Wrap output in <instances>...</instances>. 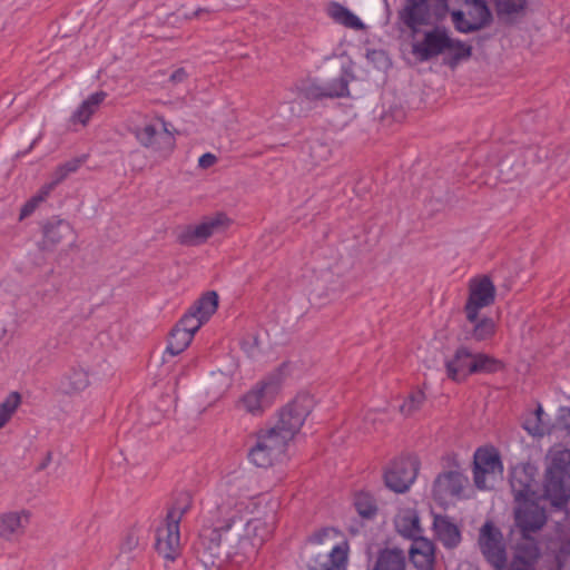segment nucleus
<instances>
[{
    "mask_svg": "<svg viewBox=\"0 0 570 570\" xmlns=\"http://www.w3.org/2000/svg\"><path fill=\"white\" fill-rule=\"evenodd\" d=\"M242 509L232 502L217 505L213 515V525L204 528L194 544L198 559L206 566H215L220 559V543L224 533L235 524L243 523Z\"/></svg>",
    "mask_w": 570,
    "mask_h": 570,
    "instance_id": "nucleus-1",
    "label": "nucleus"
},
{
    "mask_svg": "<svg viewBox=\"0 0 570 570\" xmlns=\"http://www.w3.org/2000/svg\"><path fill=\"white\" fill-rule=\"evenodd\" d=\"M444 366L449 380L464 383L474 374L498 373L504 368V363L490 354L472 352L466 345H460Z\"/></svg>",
    "mask_w": 570,
    "mask_h": 570,
    "instance_id": "nucleus-2",
    "label": "nucleus"
},
{
    "mask_svg": "<svg viewBox=\"0 0 570 570\" xmlns=\"http://www.w3.org/2000/svg\"><path fill=\"white\" fill-rule=\"evenodd\" d=\"M544 494L556 507H561L570 498V449L552 446L547 454Z\"/></svg>",
    "mask_w": 570,
    "mask_h": 570,
    "instance_id": "nucleus-3",
    "label": "nucleus"
},
{
    "mask_svg": "<svg viewBox=\"0 0 570 570\" xmlns=\"http://www.w3.org/2000/svg\"><path fill=\"white\" fill-rule=\"evenodd\" d=\"M255 444L248 450V460L258 468L272 466L287 450L288 436L275 426L259 429L254 433Z\"/></svg>",
    "mask_w": 570,
    "mask_h": 570,
    "instance_id": "nucleus-4",
    "label": "nucleus"
},
{
    "mask_svg": "<svg viewBox=\"0 0 570 570\" xmlns=\"http://www.w3.org/2000/svg\"><path fill=\"white\" fill-rule=\"evenodd\" d=\"M315 406V401L308 393H298L291 402L278 412L277 423L274 425L285 436L294 439L301 431L305 420Z\"/></svg>",
    "mask_w": 570,
    "mask_h": 570,
    "instance_id": "nucleus-5",
    "label": "nucleus"
},
{
    "mask_svg": "<svg viewBox=\"0 0 570 570\" xmlns=\"http://www.w3.org/2000/svg\"><path fill=\"white\" fill-rule=\"evenodd\" d=\"M188 507L187 502L184 505H175L169 509L164 523L156 530L155 548L168 560H175L178 554L180 547L179 522Z\"/></svg>",
    "mask_w": 570,
    "mask_h": 570,
    "instance_id": "nucleus-6",
    "label": "nucleus"
},
{
    "mask_svg": "<svg viewBox=\"0 0 570 570\" xmlns=\"http://www.w3.org/2000/svg\"><path fill=\"white\" fill-rule=\"evenodd\" d=\"M537 476L538 469L531 463L519 464L511 470L510 485L515 502L547 500L544 484L541 488Z\"/></svg>",
    "mask_w": 570,
    "mask_h": 570,
    "instance_id": "nucleus-7",
    "label": "nucleus"
},
{
    "mask_svg": "<svg viewBox=\"0 0 570 570\" xmlns=\"http://www.w3.org/2000/svg\"><path fill=\"white\" fill-rule=\"evenodd\" d=\"M479 548L487 562L495 570H503L508 564L507 544L502 531L490 520L480 528Z\"/></svg>",
    "mask_w": 570,
    "mask_h": 570,
    "instance_id": "nucleus-8",
    "label": "nucleus"
},
{
    "mask_svg": "<svg viewBox=\"0 0 570 570\" xmlns=\"http://www.w3.org/2000/svg\"><path fill=\"white\" fill-rule=\"evenodd\" d=\"M419 469L420 462L415 456H399L384 469V484L395 493H405L414 483Z\"/></svg>",
    "mask_w": 570,
    "mask_h": 570,
    "instance_id": "nucleus-9",
    "label": "nucleus"
},
{
    "mask_svg": "<svg viewBox=\"0 0 570 570\" xmlns=\"http://www.w3.org/2000/svg\"><path fill=\"white\" fill-rule=\"evenodd\" d=\"M495 294V286L489 276L482 275L470 279L469 296L464 305L466 321H476L480 309L494 303Z\"/></svg>",
    "mask_w": 570,
    "mask_h": 570,
    "instance_id": "nucleus-10",
    "label": "nucleus"
},
{
    "mask_svg": "<svg viewBox=\"0 0 570 570\" xmlns=\"http://www.w3.org/2000/svg\"><path fill=\"white\" fill-rule=\"evenodd\" d=\"M450 35L445 27L435 26L423 32L421 40L412 42V55L421 62L429 61L446 52Z\"/></svg>",
    "mask_w": 570,
    "mask_h": 570,
    "instance_id": "nucleus-11",
    "label": "nucleus"
},
{
    "mask_svg": "<svg viewBox=\"0 0 570 570\" xmlns=\"http://www.w3.org/2000/svg\"><path fill=\"white\" fill-rule=\"evenodd\" d=\"M468 483V478L460 470H450L440 473L432 487V497L440 505H446L461 498Z\"/></svg>",
    "mask_w": 570,
    "mask_h": 570,
    "instance_id": "nucleus-12",
    "label": "nucleus"
},
{
    "mask_svg": "<svg viewBox=\"0 0 570 570\" xmlns=\"http://www.w3.org/2000/svg\"><path fill=\"white\" fill-rule=\"evenodd\" d=\"M41 232L42 238L37 245L41 252H53L58 246L76 240V233L71 224L58 217L45 222Z\"/></svg>",
    "mask_w": 570,
    "mask_h": 570,
    "instance_id": "nucleus-13",
    "label": "nucleus"
},
{
    "mask_svg": "<svg viewBox=\"0 0 570 570\" xmlns=\"http://www.w3.org/2000/svg\"><path fill=\"white\" fill-rule=\"evenodd\" d=\"M228 218L225 214L205 218L198 225L187 226L177 237L178 243L185 246H197L205 243L212 235L227 226Z\"/></svg>",
    "mask_w": 570,
    "mask_h": 570,
    "instance_id": "nucleus-14",
    "label": "nucleus"
},
{
    "mask_svg": "<svg viewBox=\"0 0 570 570\" xmlns=\"http://www.w3.org/2000/svg\"><path fill=\"white\" fill-rule=\"evenodd\" d=\"M399 20L411 31L414 38L420 27L431 24V6L429 0H404L403 8L397 12Z\"/></svg>",
    "mask_w": 570,
    "mask_h": 570,
    "instance_id": "nucleus-15",
    "label": "nucleus"
},
{
    "mask_svg": "<svg viewBox=\"0 0 570 570\" xmlns=\"http://www.w3.org/2000/svg\"><path fill=\"white\" fill-rule=\"evenodd\" d=\"M30 521L31 512L27 509L1 512L0 540L9 543L18 542L24 537Z\"/></svg>",
    "mask_w": 570,
    "mask_h": 570,
    "instance_id": "nucleus-16",
    "label": "nucleus"
},
{
    "mask_svg": "<svg viewBox=\"0 0 570 570\" xmlns=\"http://www.w3.org/2000/svg\"><path fill=\"white\" fill-rule=\"evenodd\" d=\"M538 501L521 502L515 510V525L520 529L522 538H528V534L541 530L547 522L546 510L539 505Z\"/></svg>",
    "mask_w": 570,
    "mask_h": 570,
    "instance_id": "nucleus-17",
    "label": "nucleus"
},
{
    "mask_svg": "<svg viewBox=\"0 0 570 570\" xmlns=\"http://www.w3.org/2000/svg\"><path fill=\"white\" fill-rule=\"evenodd\" d=\"M139 142L163 157H168L175 148V137L164 127L158 130L154 125H146L136 134Z\"/></svg>",
    "mask_w": 570,
    "mask_h": 570,
    "instance_id": "nucleus-18",
    "label": "nucleus"
},
{
    "mask_svg": "<svg viewBox=\"0 0 570 570\" xmlns=\"http://www.w3.org/2000/svg\"><path fill=\"white\" fill-rule=\"evenodd\" d=\"M473 479L478 489H487V475L502 472V462L494 450L478 449L474 453Z\"/></svg>",
    "mask_w": 570,
    "mask_h": 570,
    "instance_id": "nucleus-19",
    "label": "nucleus"
},
{
    "mask_svg": "<svg viewBox=\"0 0 570 570\" xmlns=\"http://www.w3.org/2000/svg\"><path fill=\"white\" fill-rule=\"evenodd\" d=\"M275 393L273 382H259L239 400V404L246 412L257 415L272 404Z\"/></svg>",
    "mask_w": 570,
    "mask_h": 570,
    "instance_id": "nucleus-20",
    "label": "nucleus"
},
{
    "mask_svg": "<svg viewBox=\"0 0 570 570\" xmlns=\"http://www.w3.org/2000/svg\"><path fill=\"white\" fill-rule=\"evenodd\" d=\"M348 543L343 541L331 551H316L309 559V570H346Z\"/></svg>",
    "mask_w": 570,
    "mask_h": 570,
    "instance_id": "nucleus-21",
    "label": "nucleus"
},
{
    "mask_svg": "<svg viewBox=\"0 0 570 570\" xmlns=\"http://www.w3.org/2000/svg\"><path fill=\"white\" fill-rule=\"evenodd\" d=\"M410 560L417 570H434L435 546L426 539H416L409 550Z\"/></svg>",
    "mask_w": 570,
    "mask_h": 570,
    "instance_id": "nucleus-22",
    "label": "nucleus"
},
{
    "mask_svg": "<svg viewBox=\"0 0 570 570\" xmlns=\"http://www.w3.org/2000/svg\"><path fill=\"white\" fill-rule=\"evenodd\" d=\"M272 527L262 519H252L246 522L245 537L239 541L243 547L250 544V554H255L263 543L269 538Z\"/></svg>",
    "mask_w": 570,
    "mask_h": 570,
    "instance_id": "nucleus-23",
    "label": "nucleus"
},
{
    "mask_svg": "<svg viewBox=\"0 0 570 570\" xmlns=\"http://www.w3.org/2000/svg\"><path fill=\"white\" fill-rule=\"evenodd\" d=\"M396 531L404 538L411 539L412 542L416 539H422L423 529L420 524V518L414 509L401 510L394 520Z\"/></svg>",
    "mask_w": 570,
    "mask_h": 570,
    "instance_id": "nucleus-24",
    "label": "nucleus"
},
{
    "mask_svg": "<svg viewBox=\"0 0 570 570\" xmlns=\"http://www.w3.org/2000/svg\"><path fill=\"white\" fill-rule=\"evenodd\" d=\"M304 95L307 99H323L345 97L348 95V82L344 77L333 79L326 86L311 85L305 88Z\"/></svg>",
    "mask_w": 570,
    "mask_h": 570,
    "instance_id": "nucleus-25",
    "label": "nucleus"
},
{
    "mask_svg": "<svg viewBox=\"0 0 570 570\" xmlns=\"http://www.w3.org/2000/svg\"><path fill=\"white\" fill-rule=\"evenodd\" d=\"M471 326L464 325L462 334L459 340L468 342H483L492 338L495 334L494 321L490 317L479 318L474 322H469Z\"/></svg>",
    "mask_w": 570,
    "mask_h": 570,
    "instance_id": "nucleus-26",
    "label": "nucleus"
},
{
    "mask_svg": "<svg viewBox=\"0 0 570 570\" xmlns=\"http://www.w3.org/2000/svg\"><path fill=\"white\" fill-rule=\"evenodd\" d=\"M522 541L515 546V553L512 564L520 563L521 567H534L541 557V551L538 541L528 534V538H522Z\"/></svg>",
    "mask_w": 570,
    "mask_h": 570,
    "instance_id": "nucleus-27",
    "label": "nucleus"
},
{
    "mask_svg": "<svg viewBox=\"0 0 570 570\" xmlns=\"http://www.w3.org/2000/svg\"><path fill=\"white\" fill-rule=\"evenodd\" d=\"M433 530L436 538L446 548H454L461 541V533L459 528L451 522L448 517L435 515L433 520Z\"/></svg>",
    "mask_w": 570,
    "mask_h": 570,
    "instance_id": "nucleus-28",
    "label": "nucleus"
},
{
    "mask_svg": "<svg viewBox=\"0 0 570 570\" xmlns=\"http://www.w3.org/2000/svg\"><path fill=\"white\" fill-rule=\"evenodd\" d=\"M479 7L482 12V18L479 22H473L471 19H466L465 13L461 10L452 11L451 17L455 30L461 33H471L488 27L492 22V13L484 7Z\"/></svg>",
    "mask_w": 570,
    "mask_h": 570,
    "instance_id": "nucleus-29",
    "label": "nucleus"
},
{
    "mask_svg": "<svg viewBox=\"0 0 570 570\" xmlns=\"http://www.w3.org/2000/svg\"><path fill=\"white\" fill-rule=\"evenodd\" d=\"M373 570H406L404 551L399 548L380 550Z\"/></svg>",
    "mask_w": 570,
    "mask_h": 570,
    "instance_id": "nucleus-30",
    "label": "nucleus"
},
{
    "mask_svg": "<svg viewBox=\"0 0 570 570\" xmlns=\"http://www.w3.org/2000/svg\"><path fill=\"white\" fill-rule=\"evenodd\" d=\"M326 12L328 17L336 23H340L346 28L354 30H362L364 28L362 20L338 2H330L327 4Z\"/></svg>",
    "mask_w": 570,
    "mask_h": 570,
    "instance_id": "nucleus-31",
    "label": "nucleus"
},
{
    "mask_svg": "<svg viewBox=\"0 0 570 570\" xmlns=\"http://www.w3.org/2000/svg\"><path fill=\"white\" fill-rule=\"evenodd\" d=\"M88 373L79 367L71 368L61 381V389L65 394H76L89 386Z\"/></svg>",
    "mask_w": 570,
    "mask_h": 570,
    "instance_id": "nucleus-32",
    "label": "nucleus"
},
{
    "mask_svg": "<svg viewBox=\"0 0 570 570\" xmlns=\"http://www.w3.org/2000/svg\"><path fill=\"white\" fill-rule=\"evenodd\" d=\"M106 96L107 94L105 91L90 95L88 99H86L73 112L71 120L73 122L86 125L94 112L97 110L98 106L105 100Z\"/></svg>",
    "mask_w": 570,
    "mask_h": 570,
    "instance_id": "nucleus-33",
    "label": "nucleus"
},
{
    "mask_svg": "<svg viewBox=\"0 0 570 570\" xmlns=\"http://www.w3.org/2000/svg\"><path fill=\"white\" fill-rule=\"evenodd\" d=\"M449 56L444 59V63L450 68H455L461 61L469 59L472 56V47L465 42L450 38L449 48H446Z\"/></svg>",
    "mask_w": 570,
    "mask_h": 570,
    "instance_id": "nucleus-34",
    "label": "nucleus"
},
{
    "mask_svg": "<svg viewBox=\"0 0 570 570\" xmlns=\"http://www.w3.org/2000/svg\"><path fill=\"white\" fill-rule=\"evenodd\" d=\"M218 307V295L214 291L203 294L190 308L205 322L216 312Z\"/></svg>",
    "mask_w": 570,
    "mask_h": 570,
    "instance_id": "nucleus-35",
    "label": "nucleus"
},
{
    "mask_svg": "<svg viewBox=\"0 0 570 570\" xmlns=\"http://www.w3.org/2000/svg\"><path fill=\"white\" fill-rule=\"evenodd\" d=\"M193 337L187 331L174 326L168 336L166 351L174 356L178 355L189 346Z\"/></svg>",
    "mask_w": 570,
    "mask_h": 570,
    "instance_id": "nucleus-36",
    "label": "nucleus"
},
{
    "mask_svg": "<svg viewBox=\"0 0 570 570\" xmlns=\"http://www.w3.org/2000/svg\"><path fill=\"white\" fill-rule=\"evenodd\" d=\"M145 532V527L138 522L130 525L124 533L120 542V551L122 553H130L139 546L140 539Z\"/></svg>",
    "mask_w": 570,
    "mask_h": 570,
    "instance_id": "nucleus-37",
    "label": "nucleus"
},
{
    "mask_svg": "<svg viewBox=\"0 0 570 570\" xmlns=\"http://www.w3.org/2000/svg\"><path fill=\"white\" fill-rule=\"evenodd\" d=\"M55 189V183H48L43 185L39 191L32 196L21 208L19 220H23L24 218L29 217L37 207L46 200V198L49 196V194Z\"/></svg>",
    "mask_w": 570,
    "mask_h": 570,
    "instance_id": "nucleus-38",
    "label": "nucleus"
},
{
    "mask_svg": "<svg viewBox=\"0 0 570 570\" xmlns=\"http://www.w3.org/2000/svg\"><path fill=\"white\" fill-rule=\"evenodd\" d=\"M426 401V395L421 389L413 390L404 402L400 405V412L404 416H412L422 409Z\"/></svg>",
    "mask_w": 570,
    "mask_h": 570,
    "instance_id": "nucleus-39",
    "label": "nucleus"
},
{
    "mask_svg": "<svg viewBox=\"0 0 570 570\" xmlns=\"http://www.w3.org/2000/svg\"><path fill=\"white\" fill-rule=\"evenodd\" d=\"M354 507L357 513L365 519L373 518L377 512L375 500L367 492H358L355 494Z\"/></svg>",
    "mask_w": 570,
    "mask_h": 570,
    "instance_id": "nucleus-40",
    "label": "nucleus"
},
{
    "mask_svg": "<svg viewBox=\"0 0 570 570\" xmlns=\"http://www.w3.org/2000/svg\"><path fill=\"white\" fill-rule=\"evenodd\" d=\"M20 403L21 395L19 392H11L6 400L0 403V429L10 421Z\"/></svg>",
    "mask_w": 570,
    "mask_h": 570,
    "instance_id": "nucleus-41",
    "label": "nucleus"
},
{
    "mask_svg": "<svg viewBox=\"0 0 570 570\" xmlns=\"http://www.w3.org/2000/svg\"><path fill=\"white\" fill-rule=\"evenodd\" d=\"M204 323L205 321L189 307L175 326L194 336Z\"/></svg>",
    "mask_w": 570,
    "mask_h": 570,
    "instance_id": "nucleus-42",
    "label": "nucleus"
},
{
    "mask_svg": "<svg viewBox=\"0 0 570 570\" xmlns=\"http://www.w3.org/2000/svg\"><path fill=\"white\" fill-rule=\"evenodd\" d=\"M494 4L498 16H510L521 12L525 6V0H491Z\"/></svg>",
    "mask_w": 570,
    "mask_h": 570,
    "instance_id": "nucleus-43",
    "label": "nucleus"
},
{
    "mask_svg": "<svg viewBox=\"0 0 570 570\" xmlns=\"http://www.w3.org/2000/svg\"><path fill=\"white\" fill-rule=\"evenodd\" d=\"M80 159H71L59 166L55 173L56 178L51 181L55 187L60 184L69 174L75 173L80 167Z\"/></svg>",
    "mask_w": 570,
    "mask_h": 570,
    "instance_id": "nucleus-44",
    "label": "nucleus"
},
{
    "mask_svg": "<svg viewBox=\"0 0 570 570\" xmlns=\"http://www.w3.org/2000/svg\"><path fill=\"white\" fill-rule=\"evenodd\" d=\"M466 6H472V10L469 11V16L473 22H479L482 18L481 7L490 10L485 0H463Z\"/></svg>",
    "mask_w": 570,
    "mask_h": 570,
    "instance_id": "nucleus-45",
    "label": "nucleus"
},
{
    "mask_svg": "<svg viewBox=\"0 0 570 570\" xmlns=\"http://www.w3.org/2000/svg\"><path fill=\"white\" fill-rule=\"evenodd\" d=\"M331 533L334 535L337 534V531L334 528H323L317 531H315L309 538L308 541L312 543L322 544Z\"/></svg>",
    "mask_w": 570,
    "mask_h": 570,
    "instance_id": "nucleus-46",
    "label": "nucleus"
},
{
    "mask_svg": "<svg viewBox=\"0 0 570 570\" xmlns=\"http://www.w3.org/2000/svg\"><path fill=\"white\" fill-rule=\"evenodd\" d=\"M188 78V72L185 68L180 67L178 69H176L169 77V81L173 83V85H178V83H181L184 82L185 80H187Z\"/></svg>",
    "mask_w": 570,
    "mask_h": 570,
    "instance_id": "nucleus-47",
    "label": "nucleus"
},
{
    "mask_svg": "<svg viewBox=\"0 0 570 570\" xmlns=\"http://www.w3.org/2000/svg\"><path fill=\"white\" fill-rule=\"evenodd\" d=\"M217 161V158L214 154H210V153H206L204 155H202L198 159V166L200 168H209L212 167L213 165H215V163Z\"/></svg>",
    "mask_w": 570,
    "mask_h": 570,
    "instance_id": "nucleus-48",
    "label": "nucleus"
},
{
    "mask_svg": "<svg viewBox=\"0 0 570 570\" xmlns=\"http://www.w3.org/2000/svg\"><path fill=\"white\" fill-rule=\"evenodd\" d=\"M51 461H52V453L51 452H47L46 456L43 458L41 463L37 466V471L45 470L50 464Z\"/></svg>",
    "mask_w": 570,
    "mask_h": 570,
    "instance_id": "nucleus-49",
    "label": "nucleus"
},
{
    "mask_svg": "<svg viewBox=\"0 0 570 570\" xmlns=\"http://www.w3.org/2000/svg\"><path fill=\"white\" fill-rule=\"evenodd\" d=\"M511 570H534V567H521L519 564H512Z\"/></svg>",
    "mask_w": 570,
    "mask_h": 570,
    "instance_id": "nucleus-50",
    "label": "nucleus"
},
{
    "mask_svg": "<svg viewBox=\"0 0 570 570\" xmlns=\"http://www.w3.org/2000/svg\"><path fill=\"white\" fill-rule=\"evenodd\" d=\"M542 413H543V410H542V407H541V406H539V407L537 409V411H535V414H537V416H538V419H539V420H540V416H541V414H542Z\"/></svg>",
    "mask_w": 570,
    "mask_h": 570,
    "instance_id": "nucleus-51",
    "label": "nucleus"
},
{
    "mask_svg": "<svg viewBox=\"0 0 570 570\" xmlns=\"http://www.w3.org/2000/svg\"><path fill=\"white\" fill-rule=\"evenodd\" d=\"M204 11V9H198L194 12V17H199V14Z\"/></svg>",
    "mask_w": 570,
    "mask_h": 570,
    "instance_id": "nucleus-52",
    "label": "nucleus"
}]
</instances>
